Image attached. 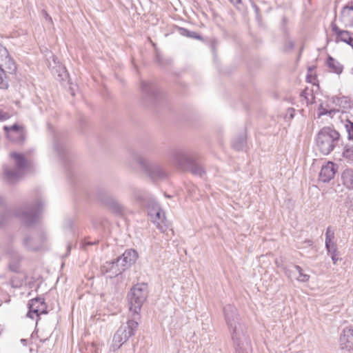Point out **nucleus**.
<instances>
[{"label": "nucleus", "mask_w": 353, "mask_h": 353, "mask_svg": "<svg viewBox=\"0 0 353 353\" xmlns=\"http://www.w3.org/2000/svg\"><path fill=\"white\" fill-rule=\"evenodd\" d=\"M226 323L230 331L234 347L236 353H248L251 351L250 341L245 334L243 326L239 323L236 308L227 305L223 308Z\"/></svg>", "instance_id": "nucleus-1"}, {"label": "nucleus", "mask_w": 353, "mask_h": 353, "mask_svg": "<svg viewBox=\"0 0 353 353\" xmlns=\"http://www.w3.org/2000/svg\"><path fill=\"white\" fill-rule=\"evenodd\" d=\"M125 163L132 170L141 169L154 181L163 179L167 176L166 172L161 165L150 163L141 154L135 151L129 154Z\"/></svg>", "instance_id": "nucleus-2"}, {"label": "nucleus", "mask_w": 353, "mask_h": 353, "mask_svg": "<svg viewBox=\"0 0 353 353\" xmlns=\"http://www.w3.org/2000/svg\"><path fill=\"white\" fill-rule=\"evenodd\" d=\"M170 163L182 170H190L192 174L202 176L205 173L203 167L196 162L194 154L182 149H173L169 152Z\"/></svg>", "instance_id": "nucleus-3"}, {"label": "nucleus", "mask_w": 353, "mask_h": 353, "mask_svg": "<svg viewBox=\"0 0 353 353\" xmlns=\"http://www.w3.org/2000/svg\"><path fill=\"white\" fill-rule=\"evenodd\" d=\"M340 134L330 127H324L317 134L316 145L321 152L329 154L339 142Z\"/></svg>", "instance_id": "nucleus-4"}, {"label": "nucleus", "mask_w": 353, "mask_h": 353, "mask_svg": "<svg viewBox=\"0 0 353 353\" xmlns=\"http://www.w3.org/2000/svg\"><path fill=\"white\" fill-rule=\"evenodd\" d=\"M148 294V285L144 283H137L132 287L128 294L130 310L138 314L143 303L145 301Z\"/></svg>", "instance_id": "nucleus-5"}, {"label": "nucleus", "mask_w": 353, "mask_h": 353, "mask_svg": "<svg viewBox=\"0 0 353 353\" xmlns=\"http://www.w3.org/2000/svg\"><path fill=\"white\" fill-rule=\"evenodd\" d=\"M41 201H37L36 203L27 205L21 209H19L15 212V215L19 217L21 221L28 225L37 222L39 219V215L41 211L42 208Z\"/></svg>", "instance_id": "nucleus-6"}, {"label": "nucleus", "mask_w": 353, "mask_h": 353, "mask_svg": "<svg viewBox=\"0 0 353 353\" xmlns=\"http://www.w3.org/2000/svg\"><path fill=\"white\" fill-rule=\"evenodd\" d=\"M3 129L6 134V137L10 141L22 144L26 140V130L24 128L18 124H14L11 126H4Z\"/></svg>", "instance_id": "nucleus-7"}, {"label": "nucleus", "mask_w": 353, "mask_h": 353, "mask_svg": "<svg viewBox=\"0 0 353 353\" xmlns=\"http://www.w3.org/2000/svg\"><path fill=\"white\" fill-rule=\"evenodd\" d=\"M138 325V322L134 319L128 320L119 327L116 332V339H119V335L123 339L124 342H127L132 336L134 335Z\"/></svg>", "instance_id": "nucleus-8"}, {"label": "nucleus", "mask_w": 353, "mask_h": 353, "mask_svg": "<svg viewBox=\"0 0 353 353\" xmlns=\"http://www.w3.org/2000/svg\"><path fill=\"white\" fill-rule=\"evenodd\" d=\"M46 235L41 233L33 236H27L23 240L24 248L30 251H36L41 249L46 241Z\"/></svg>", "instance_id": "nucleus-9"}, {"label": "nucleus", "mask_w": 353, "mask_h": 353, "mask_svg": "<svg viewBox=\"0 0 353 353\" xmlns=\"http://www.w3.org/2000/svg\"><path fill=\"white\" fill-rule=\"evenodd\" d=\"M0 66L6 68V71L8 73H15L17 69L15 61L1 44H0Z\"/></svg>", "instance_id": "nucleus-10"}, {"label": "nucleus", "mask_w": 353, "mask_h": 353, "mask_svg": "<svg viewBox=\"0 0 353 353\" xmlns=\"http://www.w3.org/2000/svg\"><path fill=\"white\" fill-rule=\"evenodd\" d=\"M28 316L31 319H34V314L39 316L41 314H46V305L43 298L37 297L31 299L28 303Z\"/></svg>", "instance_id": "nucleus-11"}, {"label": "nucleus", "mask_w": 353, "mask_h": 353, "mask_svg": "<svg viewBox=\"0 0 353 353\" xmlns=\"http://www.w3.org/2000/svg\"><path fill=\"white\" fill-rule=\"evenodd\" d=\"M121 265L117 258L113 261L105 262L101 267V272L103 274L109 273V277L110 278L115 277L125 270Z\"/></svg>", "instance_id": "nucleus-12"}, {"label": "nucleus", "mask_w": 353, "mask_h": 353, "mask_svg": "<svg viewBox=\"0 0 353 353\" xmlns=\"http://www.w3.org/2000/svg\"><path fill=\"white\" fill-rule=\"evenodd\" d=\"M340 345L345 351H353V327L350 326L343 329L340 337Z\"/></svg>", "instance_id": "nucleus-13"}, {"label": "nucleus", "mask_w": 353, "mask_h": 353, "mask_svg": "<svg viewBox=\"0 0 353 353\" xmlns=\"http://www.w3.org/2000/svg\"><path fill=\"white\" fill-rule=\"evenodd\" d=\"M101 201L112 212L118 215H122L124 212L123 206L110 195H103L100 197Z\"/></svg>", "instance_id": "nucleus-14"}, {"label": "nucleus", "mask_w": 353, "mask_h": 353, "mask_svg": "<svg viewBox=\"0 0 353 353\" xmlns=\"http://www.w3.org/2000/svg\"><path fill=\"white\" fill-rule=\"evenodd\" d=\"M138 258V253L133 249L126 250L117 259L125 270L133 265Z\"/></svg>", "instance_id": "nucleus-15"}, {"label": "nucleus", "mask_w": 353, "mask_h": 353, "mask_svg": "<svg viewBox=\"0 0 353 353\" xmlns=\"http://www.w3.org/2000/svg\"><path fill=\"white\" fill-rule=\"evenodd\" d=\"M336 169L335 164L332 162H328L322 166L319 173V179L323 183H328L331 181L336 173Z\"/></svg>", "instance_id": "nucleus-16"}, {"label": "nucleus", "mask_w": 353, "mask_h": 353, "mask_svg": "<svg viewBox=\"0 0 353 353\" xmlns=\"http://www.w3.org/2000/svg\"><path fill=\"white\" fill-rule=\"evenodd\" d=\"M130 194L132 199L141 205H145L150 200L149 192L141 189L132 188L130 189Z\"/></svg>", "instance_id": "nucleus-17"}, {"label": "nucleus", "mask_w": 353, "mask_h": 353, "mask_svg": "<svg viewBox=\"0 0 353 353\" xmlns=\"http://www.w3.org/2000/svg\"><path fill=\"white\" fill-rule=\"evenodd\" d=\"M4 174L6 180L10 183H13L19 180L23 175V172L19 169L11 168L8 166H5L3 168Z\"/></svg>", "instance_id": "nucleus-18"}, {"label": "nucleus", "mask_w": 353, "mask_h": 353, "mask_svg": "<svg viewBox=\"0 0 353 353\" xmlns=\"http://www.w3.org/2000/svg\"><path fill=\"white\" fill-rule=\"evenodd\" d=\"M340 19L345 27L353 26V6L347 5L343 7Z\"/></svg>", "instance_id": "nucleus-19"}, {"label": "nucleus", "mask_w": 353, "mask_h": 353, "mask_svg": "<svg viewBox=\"0 0 353 353\" xmlns=\"http://www.w3.org/2000/svg\"><path fill=\"white\" fill-rule=\"evenodd\" d=\"M332 102L336 105L342 109L343 111H345L352 108V103L348 97L334 96L332 98Z\"/></svg>", "instance_id": "nucleus-20"}, {"label": "nucleus", "mask_w": 353, "mask_h": 353, "mask_svg": "<svg viewBox=\"0 0 353 353\" xmlns=\"http://www.w3.org/2000/svg\"><path fill=\"white\" fill-rule=\"evenodd\" d=\"M141 89L143 94L151 99H154L158 93L157 86L148 81H143L141 83Z\"/></svg>", "instance_id": "nucleus-21"}, {"label": "nucleus", "mask_w": 353, "mask_h": 353, "mask_svg": "<svg viewBox=\"0 0 353 353\" xmlns=\"http://www.w3.org/2000/svg\"><path fill=\"white\" fill-rule=\"evenodd\" d=\"M343 184L349 190H353V170L345 169L341 174Z\"/></svg>", "instance_id": "nucleus-22"}, {"label": "nucleus", "mask_w": 353, "mask_h": 353, "mask_svg": "<svg viewBox=\"0 0 353 353\" xmlns=\"http://www.w3.org/2000/svg\"><path fill=\"white\" fill-rule=\"evenodd\" d=\"M10 157L14 159L16 168L24 172V170L27 166V161L24 155L17 152H12L10 154Z\"/></svg>", "instance_id": "nucleus-23"}, {"label": "nucleus", "mask_w": 353, "mask_h": 353, "mask_svg": "<svg viewBox=\"0 0 353 353\" xmlns=\"http://www.w3.org/2000/svg\"><path fill=\"white\" fill-rule=\"evenodd\" d=\"M327 65L333 72L338 74H341L343 70V66L330 56H329L327 59Z\"/></svg>", "instance_id": "nucleus-24"}, {"label": "nucleus", "mask_w": 353, "mask_h": 353, "mask_svg": "<svg viewBox=\"0 0 353 353\" xmlns=\"http://www.w3.org/2000/svg\"><path fill=\"white\" fill-rule=\"evenodd\" d=\"M15 73H8L6 68L0 66V88L6 89L9 85L10 75H14Z\"/></svg>", "instance_id": "nucleus-25"}, {"label": "nucleus", "mask_w": 353, "mask_h": 353, "mask_svg": "<svg viewBox=\"0 0 353 353\" xmlns=\"http://www.w3.org/2000/svg\"><path fill=\"white\" fill-rule=\"evenodd\" d=\"M152 221L159 228L162 229V225H165L166 221L165 212L160 209L158 212H155V216Z\"/></svg>", "instance_id": "nucleus-26"}, {"label": "nucleus", "mask_w": 353, "mask_h": 353, "mask_svg": "<svg viewBox=\"0 0 353 353\" xmlns=\"http://www.w3.org/2000/svg\"><path fill=\"white\" fill-rule=\"evenodd\" d=\"M126 342H124L123 339L119 335V339H116V333L114 335L112 339V343L110 346V351L116 352L120 347L125 345Z\"/></svg>", "instance_id": "nucleus-27"}, {"label": "nucleus", "mask_w": 353, "mask_h": 353, "mask_svg": "<svg viewBox=\"0 0 353 353\" xmlns=\"http://www.w3.org/2000/svg\"><path fill=\"white\" fill-rule=\"evenodd\" d=\"M246 139L244 135H241L235 139L232 142L233 148L236 150H241L245 146Z\"/></svg>", "instance_id": "nucleus-28"}, {"label": "nucleus", "mask_w": 353, "mask_h": 353, "mask_svg": "<svg viewBox=\"0 0 353 353\" xmlns=\"http://www.w3.org/2000/svg\"><path fill=\"white\" fill-rule=\"evenodd\" d=\"M20 261L21 259L19 256H16L15 258L12 259L8 265V268L10 271L13 272H20Z\"/></svg>", "instance_id": "nucleus-29"}, {"label": "nucleus", "mask_w": 353, "mask_h": 353, "mask_svg": "<svg viewBox=\"0 0 353 353\" xmlns=\"http://www.w3.org/2000/svg\"><path fill=\"white\" fill-rule=\"evenodd\" d=\"M294 269L297 271V272L299 274V276L296 278V279L299 281L307 282V281H309L310 275L303 273V271L302 268L299 265H294Z\"/></svg>", "instance_id": "nucleus-30"}, {"label": "nucleus", "mask_w": 353, "mask_h": 353, "mask_svg": "<svg viewBox=\"0 0 353 353\" xmlns=\"http://www.w3.org/2000/svg\"><path fill=\"white\" fill-rule=\"evenodd\" d=\"M343 157L350 161H353V145H346L344 148Z\"/></svg>", "instance_id": "nucleus-31"}, {"label": "nucleus", "mask_w": 353, "mask_h": 353, "mask_svg": "<svg viewBox=\"0 0 353 353\" xmlns=\"http://www.w3.org/2000/svg\"><path fill=\"white\" fill-rule=\"evenodd\" d=\"M345 127L347 132V139L349 140H353V122L347 120Z\"/></svg>", "instance_id": "nucleus-32"}, {"label": "nucleus", "mask_w": 353, "mask_h": 353, "mask_svg": "<svg viewBox=\"0 0 353 353\" xmlns=\"http://www.w3.org/2000/svg\"><path fill=\"white\" fill-rule=\"evenodd\" d=\"M160 209L161 208L157 203L152 202V206L148 207V215L150 216L151 219L155 216V212H158Z\"/></svg>", "instance_id": "nucleus-33"}, {"label": "nucleus", "mask_w": 353, "mask_h": 353, "mask_svg": "<svg viewBox=\"0 0 353 353\" xmlns=\"http://www.w3.org/2000/svg\"><path fill=\"white\" fill-rule=\"evenodd\" d=\"M334 230L332 228L331 226H328L326 229L325 232V239L327 241V243L330 242V241H334Z\"/></svg>", "instance_id": "nucleus-34"}, {"label": "nucleus", "mask_w": 353, "mask_h": 353, "mask_svg": "<svg viewBox=\"0 0 353 353\" xmlns=\"http://www.w3.org/2000/svg\"><path fill=\"white\" fill-rule=\"evenodd\" d=\"M325 248L328 252H337L336 244L334 241H330L329 243H327V241H325Z\"/></svg>", "instance_id": "nucleus-35"}, {"label": "nucleus", "mask_w": 353, "mask_h": 353, "mask_svg": "<svg viewBox=\"0 0 353 353\" xmlns=\"http://www.w3.org/2000/svg\"><path fill=\"white\" fill-rule=\"evenodd\" d=\"M294 42L290 39H286L285 41L283 50L284 52H289L294 48Z\"/></svg>", "instance_id": "nucleus-36"}, {"label": "nucleus", "mask_w": 353, "mask_h": 353, "mask_svg": "<svg viewBox=\"0 0 353 353\" xmlns=\"http://www.w3.org/2000/svg\"><path fill=\"white\" fill-rule=\"evenodd\" d=\"M3 204V199L0 196V205ZM10 212H5L3 215L0 216V225L4 224L6 219L10 216Z\"/></svg>", "instance_id": "nucleus-37"}, {"label": "nucleus", "mask_w": 353, "mask_h": 353, "mask_svg": "<svg viewBox=\"0 0 353 353\" xmlns=\"http://www.w3.org/2000/svg\"><path fill=\"white\" fill-rule=\"evenodd\" d=\"M10 285L13 288H19L22 285L23 281L19 279H10Z\"/></svg>", "instance_id": "nucleus-38"}, {"label": "nucleus", "mask_w": 353, "mask_h": 353, "mask_svg": "<svg viewBox=\"0 0 353 353\" xmlns=\"http://www.w3.org/2000/svg\"><path fill=\"white\" fill-rule=\"evenodd\" d=\"M42 14L47 21H48L50 23H52V19L51 17L48 14V12L46 10H43Z\"/></svg>", "instance_id": "nucleus-39"}, {"label": "nucleus", "mask_w": 353, "mask_h": 353, "mask_svg": "<svg viewBox=\"0 0 353 353\" xmlns=\"http://www.w3.org/2000/svg\"><path fill=\"white\" fill-rule=\"evenodd\" d=\"M331 254L332 260L333 261L334 264H336L337 263V261L339 260L338 258H336V254L337 252H329Z\"/></svg>", "instance_id": "nucleus-40"}, {"label": "nucleus", "mask_w": 353, "mask_h": 353, "mask_svg": "<svg viewBox=\"0 0 353 353\" xmlns=\"http://www.w3.org/2000/svg\"><path fill=\"white\" fill-rule=\"evenodd\" d=\"M283 270L285 275L288 277H290L292 272L290 271L287 268H283Z\"/></svg>", "instance_id": "nucleus-41"}, {"label": "nucleus", "mask_w": 353, "mask_h": 353, "mask_svg": "<svg viewBox=\"0 0 353 353\" xmlns=\"http://www.w3.org/2000/svg\"><path fill=\"white\" fill-rule=\"evenodd\" d=\"M303 244H305L306 246H312V240H305L303 242Z\"/></svg>", "instance_id": "nucleus-42"}, {"label": "nucleus", "mask_w": 353, "mask_h": 353, "mask_svg": "<svg viewBox=\"0 0 353 353\" xmlns=\"http://www.w3.org/2000/svg\"><path fill=\"white\" fill-rule=\"evenodd\" d=\"M231 3L234 5H238L241 3V0H228Z\"/></svg>", "instance_id": "nucleus-43"}, {"label": "nucleus", "mask_w": 353, "mask_h": 353, "mask_svg": "<svg viewBox=\"0 0 353 353\" xmlns=\"http://www.w3.org/2000/svg\"><path fill=\"white\" fill-rule=\"evenodd\" d=\"M190 37H194V38H198L199 39L200 38V36L199 35H197L196 32H191L190 34H189Z\"/></svg>", "instance_id": "nucleus-44"}, {"label": "nucleus", "mask_w": 353, "mask_h": 353, "mask_svg": "<svg viewBox=\"0 0 353 353\" xmlns=\"http://www.w3.org/2000/svg\"><path fill=\"white\" fill-rule=\"evenodd\" d=\"M328 114V110L324 109L323 111L321 112L320 115H325Z\"/></svg>", "instance_id": "nucleus-45"}, {"label": "nucleus", "mask_w": 353, "mask_h": 353, "mask_svg": "<svg viewBox=\"0 0 353 353\" xmlns=\"http://www.w3.org/2000/svg\"><path fill=\"white\" fill-rule=\"evenodd\" d=\"M336 111L335 110H328V114L330 116H332L333 114H334Z\"/></svg>", "instance_id": "nucleus-46"}, {"label": "nucleus", "mask_w": 353, "mask_h": 353, "mask_svg": "<svg viewBox=\"0 0 353 353\" xmlns=\"http://www.w3.org/2000/svg\"><path fill=\"white\" fill-rule=\"evenodd\" d=\"M21 343L23 345H27V339H21Z\"/></svg>", "instance_id": "nucleus-47"}, {"label": "nucleus", "mask_w": 353, "mask_h": 353, "mask_svg": "<svg viewBox=\"0 0 353 353\" xmlns=\"http://www.w3.org/2000/svg\"><path fill=\"white\" fill-rule=\"evenodd\" d=\"M95 243H96V242H93V243H92V242H86L85 243L86 245H94Z\"/></svg>", "instance_id": "nucleus-48"}, {"label": "nucleus", "mask_w": 353, "mask_h": 353, "mask_svg": "<svg viewBox=\"0 0 353 353\" xmlns=\"http://www.w3.org/2000/svg\"><path fill=\"white\" fill-rule=\"evenodd\" d=\"M70 248H70V245H68V248H67V249H68V252H70Z\"/></svg>", "instance_id": "nucleus-49"}, {"label": "nucleus", "mask_w": 353, "mask_h": 353, "mask_svg": "<svg viewBox=\"0 0 353 353\" xmlns=\"http://www.w3.org/2000/svg\"><path fill=\"white\" fill-rule=\"evenodd\" d=\"M303 248V246H302V245H299L298 246V248Z\"/></svg>", "instance_id": "nucleus-50"}, {"label": "nucleus", "mask_w": 353, "mask_h": 353, "mask_svg": "<svg viewBox=\"0 0 353 353\" xmlns=\"http://www.w3.org/2000/svg\"><path fill=\"white\" fill-rule=\"evenodd\" d=\"M290 117L292 118L293 117V114L292 113H290Z\"/></svg>", "instance_id": "nucleus-51"}, {"label": "nucleus", "mask_w": 353, "mask_h": 353, "mask_svg": "<svg viewBox=\"0 0 353 353\" xmlns=\"http://www.w3.org/2000/svg\"><path fill=\"white\" fill-rule=\"evenodd\" d=\"M288 111L292 112L293 110L292 109H288Z\"/></svg>", "instance_id": "nucleus-52"}, {"label": "nucleus", "mask_w": 353, "mask_h": 353, "mask_svg": "<svg viewBox=\"0 0 353 353\" xmlns=\"http://www.w3.org/2000/svg\"><path fill=\"white\" fill-rule=\"evenodd\" d=\"M304 93H305V92H302V94H301V95H302V96H303V95H304Z\"/></svg>", "instance_id": "nucleus-53"}]
</instances>
